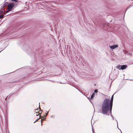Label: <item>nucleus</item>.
<instances>
[{"label": "nucleus", "instance_id": "9", "mask_svg": "<svg viewBox=\"0 0 133 133\" xmlns=\"http://www.w3.org/2000/svg\"><path fill=\"white\" fill-rule=\"evenodd\" d=\"M98 91V90L97 89H96L94 90V92L95 93H97Z\"/></svg>", "mask_w": 133, "mask_h": 133}, {"label": "nucleus", "instance_id": "22", "mask_svg": "<svg viewBox=\"0 0 133 133\" xmlns=\"http://www.w3.org/2000/svg\"><path fill=\"white\" fill-rule=\"evenodd\" d=\"M38 115H36V116H37Z\"/></svg>", "mask_w": 133, "mask_h": 133}, {"label": "nucleus", "instance_id": "14", "mask_svg": "<svg viewBox=\"0 0 133 133\" xmlns=\"http://www.w3.org/2000/svg\"><path fill=\"white\" fill-rule=\"evenodd\" d=\"M12 94H10L9 95V96H10L9 97L11 96L12 95Z\"/></svg>", "mask_w": 133, "mask_h": 133}, {"label": "nucleus", "instance_id": "1", "mask_svg": "<svg viewBox=\"0 0 133 133\" xmlns=\"http://www.w3.org/2000/svg\"><path fill=\"white\" fill-rule=\"evenodd\" d=\"M113 94L110 100L109 99H105L103 101L102 104V113L104 115H106L109 111L111 113L112 108L113 100Z\"/></svg>", "mask_w": 133, "mask_h": 133}, {"label": "nucleus", "instance_id": "3", "mask_svg": "<svg viewBox=\"0 0 133 133\" xmlns=\"http://www.w3.org/2000/svg\"><path fill=\"white\" fill-rule=\"evenodd\" d=\"M4 9L1 8L0 9V19L2 18L4 16V15L6 13H5Z\"/></svg>", "mask_w": 133, "mask_h": 133}, {"label": "nucleus", "instance_id": "11", "mask_svg": "<svg viewBox=\"0 0 133 133\" xmlns=\"http://www.w3.org/2000/svg\"><path fill=\"white\" fill-rule=\"evenodd\" d=\"M110 113V115H111V117L112 118L113 120L114 119V118L113 117L111 113Z\"/></svg>", "mask_w": 133, "mask_h": 133}, {"label": "nucleus", "instance_id": "7", "mask_svg": "<svg viewBox=\"0 0 133 133\" xmlns=\"http://www.w3.org/2000/svg\"><path fill=\"white\" fill-rule=\"evenodd\" d=\"M94 95H95V94L94 93H93L91 95V97H90L91 99H92L94 97Z\"/></svg>", "mask_w": 133, "mask_h": 133}, {"label": "nucleus", "instance_id": "15", "mask_svg": "<svg viewBox=\"0 0 133 133\" xmlns=\"http://www.w3.org/2000/svg\"><path fill=\"white\" fill-rule=\"evenodd\" d=\"M92 130L93 133H95V132L94 131H93V129H92Z\"/></svg>", "mask_w": 133, "mask_h": 133}, {"label": "nucleus", "instance_id": "21", "mask_svg": "<svg viewBox=\"0 0 133 133\" xmlns=\"http://www.w3.org/2000/svg\"><path fill=\"white\" fill-rule=\"evenodd\" d=\"M102 94L104 95H105L104 94Z\"/></svg>", "mask_w": 133, "mask_h": 133}, {"label": "nucleus", "instance_id": "5", "mask_svg": "<svg viewBox=\"0 0 133 133\" xmlns=\"http://www.w3.org/2000/svg\"><path fill=\"white\" fill-rule=\"evenodd\" d=\"M118 46V45H115L111 46H110V48L111 49H114L117 47Z\"/></svg>", "mask_w": 133, "mask_h": 133}, {"label": "nucleus", "instance_id": "20", "mask_svg": "<svg viewBox=\"0 0 133 133\" xmlns=\"http://www.w3.org/2000/svg\"><path fill=\"white\" fill-rule=\"evenodd\" d=\"M39 113V112H36V113Z\"/></svg>", "mask_w": 133, "mask_h": 133}, {"label": "nucleus", "instance_id": "2", "mask_svg": "<svg viewBox=\"0 0 133 133\" xmlns=\"http://www.w3.org/2000/svg\"><path fill=\"white\" fill-rule=\"evenodd\" d=\"M14 6V3H11L8 4V8L5 13H7L10 11H12Z\"/></svg>", "mask_w": 133, "mask_h": 133}, {"label": "nucleus", "instance_id": "12", "mask_svg": "<svg viewBox=\"0 0 133 133\" xmlns=\"http://www.w3.org/2000/svg\"><path fill=\"white\" fill-rule=\"evenodd\" d=\"M39 119V118H38V119H36V121H35V122H34V123H35V122L36 121H38V120Z\"/></svg>", "mask_w": 133, "mask_h": 133}, {"label": "nucleus", "instance_id": "8", "mask_svg": "<svg viewBox=\"0 0 133 133\" xmlns=\"http://www.w3.org/2000/svg\"><path fill=\"white\" fill-rule=\"evenodd\" d=\"M121 68L120 67V65H117V68L119 70L121 69H120V68Z\"/></svg>", "mask_w": 133, "mask_h": 133}, {"label": "nucleus", "instance_id": "6", "mask_svg": "<svg viewBox=\"0 0 133 133\" xmlns=\"http://www.w3.org/2000/svg\"><path fill=\"white\" fill-rule=\"evenodd\" d=\"M8 2H5L4 4L3 5V6H2V8H3H3L7 5L8 6Z\"/></svg>", "mask_w": 133, "mask_h": 133}, {"label": "nucleus", "instance_id": "23", "mask_svg": "<svg viewBox=\"0 0 133 133\" xmlns=\"http://www.w3.org/2000/svg\"><path fill=\"white\" fill-rule=\"evenodd\" d=\"M121 133H122V132H121Z\"/></svg>", "mask_w": 133, "mask_h": 133}, {"label": "nucleus", "instance_id": "10", "mask_svg": "<svg viewBox=\"0 0 133 133\" xmlns=\"http://www.w3.org/2000/svg\"><path fill=\"white\" fill-rule=\"evenodd\" d=\"M132 6H131V5H130L128 7V8H127V10L129 8H131V7Z\"/></svg>", "mask_w": 133, "mask_h": 133}, {"label": "nucleus", "instance_id": "19", "mask_svg": "<svg viewBox=\"0 0 133 133\" xmlns=\"http://www.w3.org/2000/svg\"><path fill=\"white\" fill-rule=\"evenodd\" d=\"M36 110H38V109H36Z\"/></svg>", "mask_w": 133, "mask_h": 133}, {"label": "nucleus", "instance_id": "18", "mask_svg": "<svg viewBox=\"0 0 133 133\" xmlns=\"http://www.w3.org/2000/svg\"><path fill=\"white\" fill-rule=\"evenodd\" d=\"M7 98V97H6L5 98V100H6V99Z\"/></svg>", "mask_w": 133, "mask_h": 133}, {"label": "nucleus", "instance_id": "4", "mask_svg": "<svg viewBox=\"0 0 133 133\" xmlns=\"http://www.w3.org/2000/svg\"><path fill=\"white\" fill-rule=\"evenodd\" d=\"M127 66L126 65H122L120 69H121L123 70L125 69L127 67Z\"/></svg>", "mask_w": 133, "mask_h": 133}, {"label": "nucleus", "instance_id": "13", "mask_svg": "<svg viewBox=\"0 0 133 133\" xmlns=\"http://www.w3.org/2000/svg\"><path fill=\"white\" fill-rule=\"evenodd\" d=\"M12 1H14V2H17V0H11Z\"/></svg>", "mask_w": 133, "mask_h": 133}, {"label": "nucleus", "instance_id": "16", "mask_svg": "<svg viewBox=\"0 0 133 133\" xmlns=\"http://www.w3.org/2000/svg\"><path fill=\"white\" fill-rule=\"evenodd\" d=\"M39 112H42V110H40L39 111Z\"/></svg>", "mask_w": 133, "mask_h": 133}, {"label": "nucleus", "instance_id": "17", "mask_svg": "<svg viewBox=\"0 0 133 133\" xmlns=\"http://www.w3.org/2000/svg\"><path fill=\"white\" fill-rule=\"evenodd\" d=\"M41 113H39V116H41Z\"/></svg>", "mask_w": 133, "mask_h": 133}]
</instances>
